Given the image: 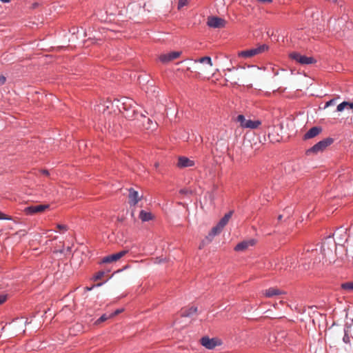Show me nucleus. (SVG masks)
Returning <instances> with one entry per match:
<instances>
[{"mask_svg": "<svg viewBox=\"0 0 353 353\" xmlns=\"http://www.w3.org/2000/svg\"><path fill=\"white\" fill-rule=\"evenodd\" d=\"M179 193L183 195H188V194H192V191L191 190L184 188V189H181L179 190Z\"/></svg>", "mask_w": 353, "mask_h": 353, "instance_id": "obj_31", "label": "nucleus"}, {"mask_svg": "<svg viewBox=\"0 0 353 353\" xmlns=\"http://www.w3.org/2000/svg\"><path fill=\"white\" fill-rule=\"evenodd\" d=\"M121 311H122V310H115L114 312L110 314L111 317H113V316L119 314V313L121 312Z\"/></svg>", "mask_w": 353, "mask_h": 353, "instance_id": "obj_36", "label": "nucleus"}, {"mask_svg": "<svg viewBox=\"0 0 353 353\" xmlns=\"http://www.w3.org/2000/svg\"><path fill=\"white\" fill-rule=\"evenodd\" d=\"M236 121L239 123L240 126L243 128L256 129L261 125L260 121L247 119L243 114L237 116Z\"/></svg>", "mask_w": 353, "mask_h": 353, "instance_id": "obj_4", "label": "nucleus"}, {"mask_svg": "<svg viewBox=\"0 0 353 353\" xmlns=\"http://www.w3.org/2000/svg\"><path fill=\"white\" fill-rule=\"evenodd\" d=\"M301 256V254H299V255H292V256H289L288 257L286 258V264H287V267H295V265H296V263H300V262H304V261H301L300 260V258Z\"/></svg>", "mask_w": 353, "mask_h": 353, "instance_id": "obj_16", "label": "nucleus"}, {"mask_svg": "<svg viewBox=\"0 0 353 353\" xmlns=\"http://www.w3.org/2000/svg\"><path fill=\"white\" fill-rule=\"evenodd\" d=\"M128 252V250H122L118 253L113 254L112 255L106 256L103 258L102 263H110L114 261H117L120 259L121 257L125 256Z\"/></svg>", "mask_w": 353, "mask_h": 353, "instance_id": "obj_11", "label": "nucleus"}, {"mask_svg": "<svg viewBox=\"0 0 353 353\" xmlns=\"http://www.w3.org/2000/svg\"><path fill=\"white\" fill-rule=\"evenodd\" d=\"M0 1H1L3 3H9L10 1V0H0Z\"/></svg>", "mask_w": 353, "mask_h": 353, "instance_id": "obj_43", "label": "nucleus"}, {"mask_svg": "<svg viewBox=\"0 0 353 353\" xmlns=\"http://www.w3.org/2000/svg\"><path fill=\"white\" fill-rule=\"evenodd\" d=\"M194 165V161L186 157H179L178 159L177 166L180 168L192 167Z\"/></svg>", "mask_w": 353, "mask_h": 353, "instance_id": "obj_15", "label": "nucleus"}, {"mask_svg": "<svg viewBox=\"0 0 353 353\" xmlns=\"http://www.w3.org/2000/svg\"><path fill=\"white\" fill-rule=\"evenodd\" d=\"M201 343L203 346L208 350H212L217 345H220L217 339L215 338L210 339L208 336H203L201 339Z\"/></svg>", "mask_w": 353, "mask_h": 353, "instance_id": "obj_10", "label": "nucleus"}, {"mask_svg": "<svg viewBox=\"0 0 353 353\" xmlns=\"http://www.w3.org/2000/svg\"><path fill=\"white\" fill-rule=\"evenodd\" d=\"M112 105H115L128 119H134L138 115L136 103L130 98L121 97L120 99H114Z\"/></svg>", "mask_w": 353, "mask_h": 353, "instance_id": "obj_2", "label": "nucleus"}, {"mask_svg": "<svg viewBox=\"0 0 353 353\" xmlns=\"http://www.w3.org/2000/svg\"><path fill=\"white\" fill-rule=\"evenodd\" d=\"M199 140L200 141H202V137L201 136H199Z\"/></svg>", "mask_w": 353, "mask_h": 353, "instance_id": "obj_46", "label": "nucleus"}, {"mask_svg": "<svg viewBox=\"0 0 353 353\" xmlns=\"http://www.w3.org/2000/svg\"><path fill=\"white\" fill-rule=\"evenodd\" d=\"M128 191L129 203L130 205L134 206L141 200L142 196H139V192L134 190L133 188H130Z\"/></svg>", "mask_w": 353, "mask_h": 353, "instance_id": "obj_13", "label": "nucleus"}, {"mask_svg": "<svg viewBox=\"0 0 353 353\" xmlns=\"http://www.w3.org/2000/svg\"><path fill=\"white\" fill-rule=\"evenodd\" d=\"M281 293V291H280L279 289L270 288L265 291L264 294L267 297H272L273 296L279 295Z\"/></svg>", "mask_w": 353, "mask_h": 353, "instance_id": "obj_23", "label": "nucleus"}, {"mask_svg": "<svg viewBox=\"0 0 353 353\" xmlns=\"http://www.w3.org/2000/svg\"><path fill=\"white\" fill-rule=\"evenodd\" d=\"M6 82V78L3 76H0V85Z\"/></svg>", "mask_w": 353, "mask_h": 353, "instance_id": "obj_39", "label": "nucleus"}, {"mask_svg": "<svg viewBox=\"0 0 353 353\" xmlns=\"http://www.w3.org/2000/svg\"><path fill=\"white\" fill-rule=\"evenodd\" d=\"M341 288L345 292H353V281H348L341 283Z\"/></svg>", "mask_w": 353, "mask_h": 353, "instance_id": "obj_22", "label": "nucleus"}, {"mask_svg": "<svg viewBox=\"0 0 353 353\" xmlns=\"http://www.w3.org/2000/svg\"><path fill=\"white\" fill-rule=\"evenodd\" d=\"M267 49L268 46L266 45H261L255 48L243 50L239 53V56L243 58H250L264 52Z\"/></svg>", "mask_w": 353, "mask_h": 353, "instance_id": "obj_7", "label": "nucleus"}, {"mask_svg": "<svg viewBox=\"0 0 353 353\" xmlns=\"http://www.w3.org/2000/svg\"><path fill=\"white\" fill-rule=\"evenodd\" d=\"M335 104V99H330V101H327L325 105V108L330 106V105H333Z\"/></svg>", "mask_w": 353, "mask_h": 353, "instance_id": "obj_34", "label": "nucleus"}, {"mask_svg": "<svg viewBox=\"0 0 353 353\" xmlns=\"http://www.w3.org/2000/svg\"><path fill=\"white\" fill-rule=\"evenodd\" d=\"M140 117L143 119V125L146 129L154 130L157 123L153 122L150 119L146 118V117L143 114H141Z\"/></svg>", "mask_w": 353, "mask_h": 353, "instance_id": "obj_18", "label": "nucleus"}, {"mask_svg": "<svg viewBox=\"0 0 353 353\" xmlns=\"http://www.w3.org/2000/svg\"><path fill=\"white\" fill-rule=\"evenodd\" d=\"M6 300V296L0 295V305L3 303Z\"/></svg>", "mask_w": 353, "mask_h": 353, "instance_id": "obj_37", "label": "nucleus"}, {"mask_svg": "<svg viewBox=\"0 0 353 353\" xmlns=\"http://www.w3.org/2000/svg\"><path fill=\"white\" fill-rule=\"evenodd\" d=\"M110 318H111L110 314H104L97 321V323L103 322Z\"/></svg>", "mask_w": 353, "mask_h": 353, "instance_id": "obj_29", "label": "nucleus"}, {"mask_svg": "<svg viewBox=\"0 0 353 353\" xmlns=\"http://www.w3.org/2000/svg\"><path fill=\"white\" fill-rule=\"evenodd\" d=\"M155 166H156V167H158V166H159V163H157L155 164Z\"/></svg>", "mask_w": 353, "mask_h": 353, "instance_id": "obj_47", "label": "nucleus"}, {"mask_svg": "<svg viewBox=\"0 0 353 353\" xmlns=\"http://www.w3.org/2000/svg\"><path fill=\"white\" fill-rule=\"evenodd\" d=\"M197 312V307L192 306L189 308H185L181 310V316L184 317H190Z\"/></svg>", "mask_w": 353, "mask_h": 353, "instance_id": "obj_21", "label": "nucleus"}, {"mask_svg": "<svg viewBox=\"0 0 353 353\" xmlns=\"http://www.w3.org/2000/svg\"><path fill=\"white\" fill-rule=\"evenodd\" d=\"M139 218L143 222L152 219V215L150 212L141 210L139 213Z\"/></svg>", "mask_w": 353, "mask_h": 353, "instance_id": "obj_25", "label": "nucleus"}, {"mask_svg": "<svg viewBox=\"0 0 353 353\" xmlns=\"http://www.w3.org/2000/svg\"><path fill=\"white\" fill-rule=\"evenodd\" d=\"M222 231V229L216 224V226L213 227L208 234V238L210 240H212V239L217 234H219Z\"/></svg>", "mask_w": 353, "mask_h": 353, "instance_id": "obj_24", "label": "nucleus"}, {"mask_svg": "<svg viewBox=\"0 0 353 353\" xmlns=\"http://www.w3.org/2000/svg\"><path fill=\"white\" fill-rule=\"evenodd\" d=\"M282 218H283V216L282 215H279L278 216V221H281L282 219Z\"/></svg>", "mask_w": 353, "mask_h": 353, "instance_id": "obj_45", "label": "nucleus"}, {"mask_svg": "<svg viewBox=\"0 0 353 353\" xmlns=\"http://www.w3.org/2000/svg\"><path fill=\"white\" fill-rule=\"evenodd\" d=\"M256 243V241L253 239L243 241L239 243L234 248V250L236 252H242L247 250L249 247L253 246Z\"/></svg>", "mask_w": 353, "mask_h": 353, "instance_id": "obj_12", "label": "nucleus"}, {"mask_svg": "<svg viewBox=\"0 0 353 353\" xmlns=\"http://www.w3.org/2000/svg\"><path fill=\"white\" fill-rule=\"evenodd\" d=\"M207 195H208L209 199H210V203H212V201H213V199H214V198H213V196H212V193H211V192H208V193H207Z\"/></svg>", "mask_w": 353, "mask_h": 353, "instance_id": "obj_40", "label": "nucleus"}, {"mask_svg": "<svg viewBox=\"0 0 353 353\" xmlns=\"http://www.w3.org/2000/svg\"><path fill=\"white\" fill-rule=\"evenodd\" d=\"M49 208V205L39 204V205H32L26 207L24 209V212L26 214L32 215L39 212H43L46 209Z\"/></svg>", "mask_w": 353, "mask_h": 353, "instance_id": "obj_9", "label": "nucleus"}, {"mask_svg": "<svg viewBox=\"0 0 353 353\" xmlns=\"http://www.w3.org/2000/svg\"><path fill=\"white\" fill-rule=\"evenodd\" d=\"M41 172H42L43 174H46V175H48V174H49V172H48V170H43L41 171Z\"/></svg>", "mask_w": 353, "mask_h": 353, "instance_id": "obj_42", "label": "nucleus"}, {"mask_svg": "<svg viewBox=\"0 0 353 353\" xmlns=\"http://www.w3.org/2000/svg\"><path fill=\"white\" fill-rule=\"evenodd\" d=\"M104 273L103 272H99L97 275H96V277L95 279H100L103 276Z\"/></svg>", "mask_w": 353, "mask_h": 353, "instance_id": "obj_38", "label": "nucleus"}, {"mask_svg": "<svg viewBox=\"0 0 353 353\" xmlns=\"http://www.w3.org/2000/svg\"><path fill=\"white\" fill-rule=\"evenodd\" d=\"M57 228L62 232L68 230V227L65 225L57 224Z\"/></svg>", "mask_w": 353, "mask_h": 353, "instance_id": "obj_32", "label": "nucleus"}, {"mask_svg": "<svg viewBox=\"0 0 353 353\" xmlns=\"http://www.w3.org/2000/svg\"><path fill=\"white\" fill-rule=\"evenodd\" d=\"M181 54L180 52H171L168 54H161L159 57V60L163 63H167L176 58H178Z\"/></svg>", "mask_w": 353, "mask_h": 353, "instance_id": "obj_14", "label": "nucleus"}, {"mask_svg": "<svg viewBox=\"0 0 353 353\" xmlns=\"http://www.w3.org/2000/svg\"><path fill=\"white\" fill-rule=\"evenodd\" d=\"M194 61L196 63L199 62V63H206L208 65H210V66L212 65V59H211V58L210 57H203L200 58L198 60H195Z\"/></svg>", "mask_w": 353, "mask_h": 353, "instance_id": "obj_26", "label": "nucleus"}, {"mask_svg": "<svg viewBox=\"0 0 353 353\" xmlns=\"http://www.w3.org/2000/svg\"><path fill=\"white\" fill-rule=\"evenodd\" d=\"M188 0H179L178 8L181 9L187 4Z\"/></svg>", "mask_w": 353, "mask_h": 353, "instance_id": "obj_33", "label": "nucleus"}, {"mask_svg": "<svg viewBox=\"0 0 353 353\" xmlns=\"http://www.w3.org/2000/svg\"><path fill=\"white\" fill-rule=\"evenodd\" d=\"M225 21L220 17H210L208 18L207 25L213 28H221L225 26Z\"/></svg>", "mask_w": 353, "mask_h": 353, "instance_id": "obj_8", "label": "nucleus"}, {"mask_svg": "<svg viewBox=\"0 0 353 353\" xmlns=\"http://www.w3.org/2000/svg\"><path fill=\"white\" fill-rule=\"evenodd\" d=\"M347 106L348 109H353V102L352 103L347 102Z\"/></svg>", "mask_w": 353, "mask_h": 353, "instance_id": "obj_41", "label": "nucleus"}, {"mask_svg": "<svg viewBox=\"0 0 353 353\" xmlns=\"http://www.w3.org/2000/svg\"><path fill=\"white\" fill-rule=\"evenodd\" d=\"M333 142V139L332 138H327L322 141H320L314 145H313L311 148H310L307 153L310 154L311 152L318 153L319 152L325 150L328 145H331Z\"/></svg>", "mask_w": 353, "mask_h": 353, "instance_id": "obj_6", "label": "nucleus"}, {"mask_svg": "<svg viewBox=\"0 0 353 353\" xmlns=\"http://www.w3.org/2000/svg\"><path fill=\"white\" fill-rule=\"evenodd\" d=\"M346 241V239L344 238H341V239L339 240V242L337 243L338 244H342V243L345 242ZM336 243H335L334 240L333 239V244H334V247H332V245L330 244V245H326L325 248V252H327V247H330V248H332V250L335 248V245H336Z\"/></svg>", "mask_w": 353, "mask_h": 353, "instance_id": "obj_27", "label": "nucleus"}, {"mask_svg": "<svg viewBox=\"0 0 353 353\" xmlns=\"http://www.w3.org/2000/svg\"><path fill=\"white\" fill-rule=\"evenodd\" d=\"M321 130V129L320 128L313 127V128H310L305 134L304 138L305 139L313 138V137H316V135H318L320 133Z\"/></svg>", "mask_w": 353, "mask_h": 353, "instance_id": "obj_19", "label": "nucleus"}, {"mask_svg": "<svg viewBox=\"0 0 353 353\" xmlns=\"http://www.w3.org/2000/svg\"><path fill=\"white\" fill-rule=\"evenodd\" d=\"M233 214V211H230L229 212L226 213L224 216L221 219V220L219 221L217 225L223 230V228L228 224L230 219L231 218L232 215Z\"/></svg>", "mask_w": 353, "mask_h": 353, "instance_id": "obj_20", "label": "nucleus"}, {"mask_svg": "<svg viewBox=\"0 0 353 353\" xmlns=\"http://www.w3.org/2000/svg\"><path fill=\"white\" fill-rule=\"evenodd\" d=\"M0 220H11V217L7 216L0 212Z\"/></svg>", "mask_w": 353, "mask_h": 353, "instance_id": "obj_35", "label": "nucleus"}, {"mask_svg": "<svg viewBox=\"0 0 353 353\" xmlns=\"http://www.w3.org/2000/svg\"><path fill=\"white\" fill-rule=\"evenodd\" d=\"M112 105H115L128 119H134L138 115L136 103L130 98L121 97L120 99H114Z\"/></svg>", "mask_w": 353, "mask_h": 353, "instance_id": "obj_3", "label": "nucleus"}, {"mask_svg": "<svg viewBox=\"0 0 353 353\" xmlns=\"http://www.w3.org/2000/svg\"><path fill=\"white\" fill-rule=\"evenodd\" d=\"M333 244V238L332 236H327L321 245H316L315 248H307L304 252L301 253L300 258L301 261H305L303 262L302 265L305 269L310 268V264L312 261L313 263H319L322 261L327 256L332 254V248L327 247V252H325V245Z\"/></svg>", "mask_w": 353, "mask_h": 353, "instance_id": "obj_1", "label": "nucleus"}, {"mask_svg": "<svg viewBox=\"0 0 353 353\" xmlns=\"http://www.w3.org/2000/svg\"><path fill=\"white\" fill-rule=\"evenodd\" d=\"M353 325L352 324H345L343 332H344V336L343 337V341L345 343H350V334H351L352 330Z\"/></svg>", "mask_w": 353, "mask_h": 353, "instance_id": "obj_17", "label": "nucleus"}, {"mask_svg": "<svg viewBox=\"0 0 353 353\" xmlns=\"http://www.w3.org/2000/svg\"><path fill=\"white\" fill-rule=\"evenodd\" d=\"M343 234H344L345 236L346 234V229H344L343 228L338 229L334 233V235H336V236L338 235L343 236Z\"/></svg>", "mask_w": 353, "mask_h": 353, "instance_id": "obj_30", "label": "nucleus"}, {"mask_svg": "<svg viewBox=\"0 0 353 353\" xmlns=\"http://www.w3.org/2000/svg\"><path fill=\"white\" fill-rule=\"evenodd\" d=\"M93 288H94V286L90 287V288L87 287V288H86V290L90 291V290H91Z\"/></svg>", "mask_w": 353, "mask_h": 353, "instance_id": "obj_44", "label": "nucleus"}, {"mask_svg": "<svg viewBox=\"0 0 353 353\" xmlns=\"http://www.w3.org/2000/svg\"><path fill=\"white\" fill-rule=\"evenodd\" d=\"M347 101H343V102L341 103L340 104H339L337 105L336 110L338 112H342L345 108H347Z\"/></svg>", "mask_w": 353, "mask_h": 353, "instance_id": "obj_28", "label": "nucleus"}, {"mask_svg": "<svg viewBox=\"0 0 353 353\" xmlns=\"http://www.w3.org/2000/svg\"><path fill=\"white\" fill-rule=\"evenodd\" d=\"M290 57L302 65H309L316 63V60L313 57L301 55L300 53L296 52L290 53Z\"/></svg>", "mask_w": 353, "mask_h": 353, "instance_id": "obj_5", "label": "nucleus"}, {"mask_svg": "<svg viewBox=\"0 0 353 353\" xmlns=\"http://www.w3.org/2000/svg\"><path fill=\"white\" fill-rule=\"evenodd\" d=\"M162 261H163V260H161H161H159V261H158V263H161Z\"/></svg>", "mask_w": 353, "mask_h": 353, "instance_id": "obj_48", "label": "nucleus"}]
</instances>
